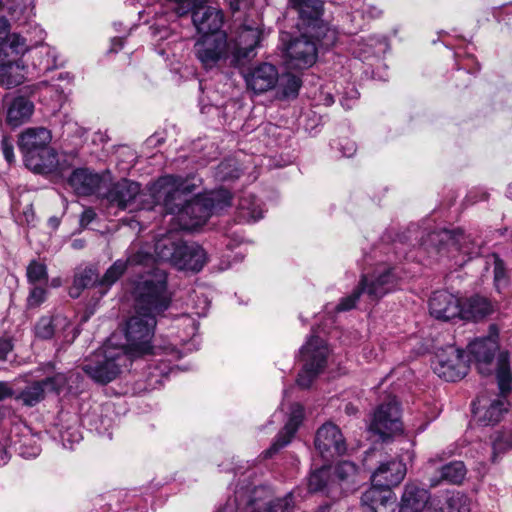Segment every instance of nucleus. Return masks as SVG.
I'll return each instance as SVG.
<instances>
[{
    "mask_svg": "<svg viewBox=\"0 0 512 512\" xmlns=\"http://www.w3.org/2000/svg\"><path fill=\"white\" fill-rule=\"evenodd\" d=\"M135 294L136 309L155 315L164 312L171 303V295L167 289L166 272L154 268L137 283Z\"/></svg>",
    "mask_w": 512,
    "mask_h": 512,
    "instance_id": "obj_1",
    "label": "nucleus"
},
{
    "mask_svg": "<svg viewBox=\"0 0 512 512\" xmlns=\"http://www.w3.org/2000/svg\"><path fill=\"white\" fill-rule=\"evenodd\" d=\"M397 286V277L394 269L376 270L372 274H364L358 287L346 297H343L336 306L337 312L349 311L355 308L362 294H366L371 302H377Z\"/></svg>",
    "mask_w": 512,
    "mask_h": 512,
    "instance_id": "obj_2",
    "label": "nucleus"
},
{
    "mask_svg": "<svg viewBox=\"0 0 512 512\" xmlns=\"http://www.w3.org/2000/svg\"><path fill=\"white\" fill-rule=\"evenodd\" d=\"M231 205V194L220 189L210 196H197L188 200L179 217L180 226L184 230H193L202 226L216 213Z\"/></svg>",
    "mask_w": 512,
    "mask_h": 512,
    "instance_id": "obj_3",
    "label": "nucleus"
},
{
    "mask_svg": "<svg viewBox=\"0 0 512 512\" xmlns=\"http://www.w3.org/2000/svg\"><path fill=\"white\" fill-rule=\"evenodd\" d=\"M156 315L136 309L125 326L126 343L117 348L124 349V354L138 356L152 352V338L156 326Z\"/></svg>",
    "mask_w": 512,
    "mask_h": 512,
    "instance_id": "obj_4",
    "label": "nucleus"
},
{
    "mask_svg": "<svg viewBox=\"0 0 512 512\" xmlns=\"http://www.w3.org/2000/svg\"><path fill=\"white\" fill-rule=\"evenodd\" d=\"M194 180L195 177L162 176L154 184L153 196L157 201H162L167 213L179 218L188 201L186 197L198 186Z\"/></svg>",
    "mask_w": 512,
    "mask_h": 512,
    "instance_id": "obj_5",
    "label": "nucleus"
},
{
    "mask_svg": "<svg viewBox=\"0 0 512 512\" xmlns=\"http://www.w3.org/2000/svg\"><path fill=\"white\" fill-rule=\"evenodd\" d=\"M193 54L206 71L222 67H237L232 63L233 56L226 34L201 35L193 45Z\"/></svg>",
    "mask_w": 512,
    "mask_h": 512,
    "instance_id": "obj_6",
    "label": "nucleus"
},
{
    "mask_svg": "<svg viewBox=\"0 0 512 512\" xmlns=\"http://www.w3.org/2000/svg\"><path fill=\"white\" fill-rule=\"evenodd\" d=\"M125 357L124 349L117 348L116 336L113 335L95 354V360L84 364L82 369L95 382L107 384L120 373L121 361Z\"/></svg>",
    "mask_w": 512,
    "mask_h": 512,
    "instance_id": "obj_7",
    "label": "nucleus"
},
{
    "mask_svg": "<svg viewBox=\"0 0 512 512\" xmlns=\"http://www.w3.org/2000/svg\"><path fill=\"white\" fill-rule=\"evenodd\" d=\"M323 3H316L313 8L307 9L306 16L298 13V28L307 39L313 40L317 45L328 49L337 41L336 30L322 20Z\"/></svg>",
    "mask_w": 512,
    "mask_h": 512,
    "instance_id": "obj_8",
    "label": "nucleus"
},
{
    "mask_svg": "<svg viewBox=\"0 0 512 512\" xmlns=\"http://www.w3.org/2000/svg\"><path fill=\"white\" fill-rule=\"evenodd\" d=\"M300 354L305 364L298 374L297 384L301 388H309L326 365L328 348L323 339L312 335L302 346Z\"/></svg>",
    "mask_w": 512,
    "mask_h": 512,
    "instance_id": "obj_9",
    "label": "nucleus"
},
{
    "mask_svg": "<svg viewBox=\"0 0 512 512\" xmlns=\"http://www.w3.org/2000/svg\"><path fill=\"white\" fill-rule=\"evenodd\" d=\"M246 512H294L295 498L292 492L276 496L267 486L252 489L244 503Z\"/></svg>",
    "mask_w": 512,
    "mask_h": 512,
    "instance_id": "obj_10",
    "label": "nucleus"
},
{
    "mask_svg": "<svg viewBox=\"0 0 512 512\" xmlns=\"http://www.w3.org/2000/svg\"><path fill=\"white\" fill-rule=\"evenodd\" d=\"M434 372L448 382L462 379L469 370L465 352L454 346L440 349L432 362Z\"/></svg>",
    "mask_w": 512,
    "mask_h": 512,
    "instance_id": "obj_11",
    "label": "nucleus"
},
{
    "mask_svg": "<svg viewBox=\"0 0 512 512\" xmlns=\"http://www.w3.org/2000/svg\"><path fill=\"white\" fill-rule=\"evenodd\" d=\"M262 30L258 26L243 24L234 38L228 39L232 54V63L237 67L244 65L256 56L255 49L262 39Z\"/></svg>",
    "mask_w": 512,
    "mask_h": 512,
    "instance_id": "obj_12",
    "label": "nucleus"
},
{
    "mask_svg": "<svg viewBox=\"0 0 512 512\" xmlns=\"http://www.w3.org/2000/svg\"><path fill=\"white\" fill-rule=\"evenodd\" d=\"M369 430L386 440L402 431L399 404L395 397L380 404L373 413Z\"/></svg>",
    "mask_w": 512,
    "mask_h": 512,
    "instance_id": "obj_13",
    "label": "nucleus"
},
{
    "mask_svg": "<svg viewBox=\"0 0 512 512\" xmlns=\"http://www.w3.org/2000/svg\"><path fill=\"white\" fill-rule=\"evenodd\" d=\"M498 337L497 326L491 324L487 336L477 338L468 345L469 353L474 358L477 369L482 375H490L494 370V357L499 350Z\"/></svg>",
    "mask_w": 512,
    "mask_h": 512,
    "instance_id": "obj_14",
    "label": "nucleus"
},
{
    "mask_svg": "<svg viewBox=\"0 0 512 512\" xmlns=\"http://www.w3.org/2000/svg\"><path fill=\"white\" fill-rule=\"evenodd\" d=\"M67 377L63 373H56L40 381H34L20 391L15 399L23 405L32 407L44 400L47 392L59 394L67 384Z\"/></svg>",
    "mask_w": 512,
    "mask_h": 512,
    "instance_id": "obj_15",
    "label": "nucleus"
},
{
    "mask_svg": "<svg viewBox=\"0 0 512 512\" xmlns=\"http://www.w3.org/2000/svg\"><path fill=\"white\" fill-rule=\"evenodd\" d=\"M35 334L38 338L47 340L56 336L65 343H72L78 336L79 330L63 315L54 317H41L36 326Z\"/></svg>",
    "mask_w": 512,
    "mask_h": 512,
    "instance_id": "obj_16",
    "label": "nucleus"
},
{
    "mask_svg": "<svg viewBox=\"0 0 512 512\" xmlns=\"http://www.w3.org/2000/svg\"><path fill=\"white\" fill-rule=\"evenodd\" d=\"M315 447L326 459L343 455L347 450L345 438L339 427L324 423L316 432Z\"/></svg>",
    "mask_w": 512,
    "mask_h": 512,
    "instance_id": "obj_17",
    "label": "nucleus"
},
{
    "mask_svg": "<svg viewBox=\"0 0 512 512\" xmlns=\"http://www.w3.org/2000/svg\"><path fill=\"white\" fill-rule=\"evenodd\" d=\"M317 50L316 42L301 34L286 47L287 65L294 69L311 67L316 62Z\"/></svg>",
    "mask_w": 512,
    "mask_h": 512,
    "instance_id": "obj_18",
    "label": "nucleus"
},
{
    "mask_svg": "<svg viewBox=\"0 0 512 512\" xmlns=\"http://www.w3.org/2000/svg\"><path fill=\"white\" fill-rule=\"evenodd\" d=\"M467 240L468 236H466L460 229H442L429 233L423 244L427 248L433 247L438 253H443L445 251L449 253L453 249L455 251L468 254L470 253V250L465 246Z\"/></svg>",
    "mask_w": 512,
    "mask_h": 512,
    "instance_id": "obj_19",
    "label": "nucleus"
},
{
    "mask_svg": "<svg viewBox=\"0 0 512 512\" xmlns=\"http://www.w3.org/2000/svg\"><path fill=\"white\" fill-rule=\"evenodd\" d=\"M192 22L202 35L224 34L220 29L224 22V15L221 9L207 5V2L200 4L192 14Z\"/></svg>",
    "mask_w": 512,
    "mask_h": 512,
    "instance_id": "obj_20",
    "label": "nucleus"
},
{
    "mask_svg": "<svg viewBox=\"0 0 512 512\" xmlns=\"http://www.w3.org/2000/svg\"><path fill=\"white\" fill-rule=\"evenodd\" d=\"M406 475V466L401 460L390 459L381 462L371 475L372 485L390 489L399 485Z\"/></svg>",
    "mask_w": 512,
    "mask_h": 512,
    "instance_id": "obj_21",
    "label": "nucleus"
},
{
    "mask_svg": "<svg viewBox=\"0 0 512 512\" xmlns=\"http://www.w3.org/2000/svg\"><path fill=\"white\" fill-rule=\"evenodd\" d=\"M304 418V408L302 405L295 403L291 407L289 419L283 429L278 433L271 446L262 453L263 458H271L274 454L279 452L282 448L287 446Z\"/></svg>",
    "mask_w": 512,
    "mask_h": 512,
    "instance_id": "obj_22",
    "label": "nucleus"
},
{
    "mask_svg": "<svg viewBox=\"0 0 512 512\" xmlns=\"http://www.w3.org/2000/svg\"><path fill=\"white\" fill-rule=\"evenodd\" d=\"M429 311L433 317L442 321L460 319L461 302L447 291H437L429 300Z\"/></svg>",
    "mask_w": 512,
    "mask_h": 512,
    "instance_id": "obj_23",
    "label": "nucleus"
},
{
    "mask_svg": "<svg viewBox=\"0 0 512 512\" xmlns=\"http://www.w3.org/2000/svg\"><path fill=\"white\" fill-rule=\"evenodd\" d=\"M52 139L50 130L44 127H33L24 130L18 138V148L24 161L49 146Z\"/></svg>",
    "mask_w": 512,
    "mask_h": 512,
    "instance_id": "obj_24",
    "label": "nucleus"
},
{
    "mask_svg": "<svg viewBox=\"0 0 512 512\" xmlns=\"http://www.w3.org/2000/svg\"><path fill=\"white\" fill-rule=\"evenodd\" d=\"M278 78L276 67L270 63H262L245 75L248 88L257 94L273 89L278 82Z\"/></svg>",
    "mask_w": 512,
    "mask_h": 512,
    "instance_id": "obj_25",
    "label": "nucleus"
},
{
    "mask_svg": "<svg viewBox=\"0 0 512 512\" xmlns=\"http://www.w3.org/2000/svg\"><path fill=\"white\" fill-rule=\"evenodd\" d=\"M363 512H394L395 495L390 489L372 485L361 497Z\"/></svg>",
    "mask_w": 512,
    "mask_h": 512,
    "instance_id": "obj_26",
    "label": "nucleus"
},
{
    "mask_svg": "<svg viewBox=\"0 0 512 512\" xmlns=\"http://www.w3.org/2000/svg\"><path fill=\"white\" fill-rule=\"evenodd\" d=\"M206 263L205 250L197 245H187L182 242L178 248V256L175 261V267L179 270L199 272Z\"/></svg>",
    "mask_w": 512,
    "mask_h": 512,
    "instance_id": "obj_27",
    "label": "nucleus"
},
{
    "mask_svg": "<svg viewBox=\"0 0 512 512\" xmlns=\"http://www.w3.org/2000/svg\"><path fill=\"white\" fill-rule=\"evenodd\" d=\"M140 193V185L134 181L122 179L115 183L107 192L106 198L110 205L121 210L129 207Z\"/></svg>",
    "mask_w": 512,
    "mask_h": 512,
    "instance_id": "obj_28",
    "label": "nucleus"
},
{
    "mask_svg": "<svg viewBox=\"0 0 512 512\" xmlns=\"http://www.w3.org/2000/svg\"><path fill=\"white\" fill-rule=\"evenodd\" d=\"M495 310L496 305L491 300L480 295H474L461 303L460 319L479 321L493 314Z\"/></svg>",
    "mask_w": 512,
    "mask_h": 512,
    "instance_id": "obj_29",
    "label": "nucleus"
},
{
    "mask_svg": "<svg viewBox=\"0 0 512 512\" xmlns=\"http://www.w3.org/2000/svg\"><path fill=\"white\" fill-rule=\"evenodd\" d=\"M430 499V493L414 483H407L399 504V512H423Z\"/></svg>",
    "mask_w": 512,
    "mask_h": 512,
    "instance_id": "obj_30",
    "label": "nucleus"
},
{
    "mask_svg": "<svg viewBox=\"0 0 512 512\" xmlns=\"http://www.w3.org/2000/svg\"><path fill=\"white\" fill-rule=\"evenodd\" d=\"M101 182V176L87 168L75 169L69 177V184L78 195L82 196L94 194Z\"/></svg>",
    "mask_w": 512,
    "mask_h": 512,
    "instance_id": "obj_31",
    "label": "nucleus"
},
{
    "mask_svg": "<svg viewBox=\"0 0 512 512\" xmlns=\"http://www.w3.org/2000/svg\"><path fill=\"white\" fill-rule=\"evenodd\" d=\"M24 162L28 169L39 174H49L56 171L59 163L57 152L50 146L36 155L29 156Z\"/></svg>",
    "mask_w": 512,
    "mask_h": 512,
    "instance_id": "obj_32",
    "label": "nucleus"
},
{
    "mask_svg": "<svg viewBox=\"0 0 512 512\" xmlns=\"http://www.w3.org/2000/svg\"><path fill=\"white\" fill-rule=\"evenodd\" d=\"M467 475V468L463 461H451L439 468V477L432 478L430 485L435 487L442 482L451 485H461Z\"/></svg>",
    "mask_w": 512,
    "mask_h": 512,
    "instance_id": "obj_33",
    "label": "nucleus"
},
{
    "mask_svg": "<svg viewBox=\"0 0 512 512\" xmlns=\"http://www.w3.org/2000/svg\"><path fill=\"white\" fill-rule=\"evenodd\" d=\"M24 65L15 60L0 59V83L7 88L20 85L24 80Z\"/></svg>",
    "mask_w": 512,
    "mask_h": 512,
    "instance_id": "obj_34",
    "label": "nucleus"
},
{
    "mask_svg": "<svg viewBox=\"0 0 512 512\" xmlns=\"http://www.w3.org/2000/svg\"><path fill=\"white\" fill-rule=\"evenodd\" d=\"M28 51L26 39L12 34L0 43V59L15 60L21 63V57Z\"/></svg>",
    "mask_w": 512,
    "mask_h": 512,
    "instance_id": "obj_35",
    "label": "nucleus"
},
{
    "mask_svg": "<svg viewBox=\"0 0 512 512\" xmlns=\"http://www.w3.org/2000/svg\"><path fill=\"white\" fill-rule=\"evenodd\" d=\"M34 105L24 97L15 98L7 111V123L12 127H18L27 121L32 115Z\"/></svg>",
    "mask_w": 512,
    "mask_h": 512,
    "instance_id": "obj_36",
    "label": "nucleus"
},
{
    "mask_svg": "<svg viewBox=\"0 0 512 512\" xmlns=\"http://www.w3.org/2000/svg\"><path fill=\"white\" fill-rule=\"evenodd\" d=\"M182 241L176 240L172 235L163 236L155 242L154 250L156 257L164 262H169L175 267L178 256V248Z\"/></svg>",
    "mask_w": 512,
    "mask_h": 512,
    "instance_id": "obj_37",
    "label": "nucleus"
},
{
    "mask_svg": "<svg viewBox=\"0 0 512 512\" xmlns=\"http://www.w3.org/2000/svg\"><path fill=\"white\" fill-rule=\"evenodd\" d=\"M438 512H471V500L466 494L453 491L445 496Z\"/></svg>",
    "mask_w": 512,
    "mask_h": 512,
    "instance_id": "obj_38",
    "label": "nucleus"
},
{
    "mask_svg": "<svg viewBox=\"0 0 512 512\" xmlns=\"http://www.w3.org/2000/svg\"><path fill=\"white\" fill-rule=\"evenodd\" d=\"M128 267L126 260H116L105 272L103 277L99 280V293L104 295L107 290L115 284L120 277L125 273Z\"/></svg>",
    "mask_w": 512,
    "mask_h": 512,
    "instance_id": "obj_39",
    "label": "nucleus"
},
{
    "mask_svg": "<svg viewBox=\"0 0 512 512\" xmlns=\"http://www.w3.org/2000/svg\"><path fill=\"white\" fill-rule=\"evenodd\" d=\"M497 383L502 398L512 391V373L508 366L506 354H500L497 363Z\"/></svg>",
    "mask_w": 512,
    "mask_h": 512,
    "instance_id": "obj_40",
    "label": "nucleus"
},
{
    "mask_svg": "<svg viewBox=\"0 0 512 512\" xmlns=\"http://www.w3.org/2000/svg\"><path fill=\"white\" fill-rule=\"evenodd\" d=\"M508 402L504 398H498L490 403V405L485 408L482 414H480V421L484 422L486 425L496 424L498 423L504 413L507 412Z\"/></svg>",
    "mask_w": 512,
    "mask_h": 512,
    "instance_id": "obj_41",
    "label": "nucleus"
},
{
    "mask_svg": "<svg viewBox=\"0 0 512 512\" xmlns=\"http://www.w3.org/2000/svg\"><path fill=\"white\" fill-rule=\"evenodd\" d=\"M27 281L31 285H47L49 276L45 263L32 260L26 268Z\"/></svg>",
    "mask_w": 512,
    "mask_h": 512,
    "instance_id": "obj_42",
    "label": "nucleus"
},
{
    "mask_svg": "<svg viewBox=\"0 0 512 512\" xmlns=\"http://www.w3.org/2000/svg\"><path fill=\"white\" fill-rule=\"evenodd\" d=\"M241 175L238 164L233 159L222 161L216 168L215 177L220 181H233Z\"/></svg>",
    "mask_w": 512,
    "mask_h": 512,
    "instance_id": "obj_43",
    "label": "nucleus"
},
{
    "mask_svg": "<svg viewBox=\"0 0 512 512\" xmlns=\"http://www.w3.org/2000/svg\"><path fill=\"white\" fill-rule=\"evenodd\" d=\"M99 280L96 270L86 268L74 277L73 285L77 289H84L88 287H96L99 289Z\"/></svg>",
    "mask_w": 512,
    "mask_h": 512,
    "instance_id": "obj_44",
    "label": "nucleus"
},
{
    "mask_svg": "<svg viewBox=\"0 0 512 512\" xmlns=\"http://www.w3.org/2000/svg\"><path fill=\"white\" fill-rule=\"evenodd\" d=\"M172 10L178 16H184L189 13L193 14V11L198 8L200 4L208 2V0H167Z\"/></svg>",
    "mask_w": 512,
    "mask_h": 512,
    "instance_id": "obj_45",
    "label": "nucleus"
},
{
    "mask_svg": "<svg viewBox=\"0 0 512 512\" xmlns=\"http://www.w3.org/2000/svg\"><path fill=\"white\" fill-rule=\"evenodd\" d=\"M335 476L340 482H351L355 484L357 467L350 461H342L335 468Z\"/></svg>",
    "mask_w": 512,
    "mask_h": 512,
    "instance_id": "obj_46",
    "label": "nucleus"
},
{
    "mask_svg": "<svg viewBox=\"0 0 512 512\" xmlns=\"http://www.w3.org/2000/svg\"><path fill=\"white\" fill-rule=\"evenodd\" d=\"M329 477V469L320 468L310 474L308 478V489L310 492L322 491L326 485Z\"/></svg>",
    "mask_w": 512,
    "mask_h": 512,
    "instance_id": "obj_47",
    "label": "nucleus"
},
{
    "mask_svg": "<svg viewBox=\"0 0 512 512\" xmlns=\"http://www.w3.org/2000/svg\"><path fill=\"white\" fill-rule=\"evenodd\" d=\"M46 286L47 285H33L27 297L28 308H37L46 300Z\"/></svg>",
    "mask_w": 512,
    "mask_h": 512,
    "instance_id": "obj_48",
    "label": "nucleus"
},
{
    "mask_svg": "<svg viewBox=\"0 0 512 512\" xmlns=\"http://www.w3.org/2000/svg\"><path fill=\"white\" fill-rule=\"evenodd\" d=\"M128 265H150L154 261L153 255L144 249L134 251L131 249L130 254L126 259Z\"/></svg>",
    "mask_w": 512,
    "mask_h": 512,
    "instance_id": "obj_49",
    "label": "nucleus"
},
{
    "mask_svg": "<svg viewBox=\"0 0 512 512\" xmlns=\"http://www.w3.org/2000/svg\"><path fill=\"white\" fill-rule=\"evenodd\" d=\"M512 447V433L509 436L505 434H498L492 443V462H496V457L499 453H503L506 449Z\"/></svg>",
    "mask_w": 512,
    "mask_h": 512,
    "instance_id": "obj_50",
    "label": "nucleus"
},
{
    "mask_svg": "<svg viewBox=\"0 0 512 512\" xmlns=\"http://www.w3.org/2000/svg\"><path fill=\"white\" fill-rule=\"evenodd\" d=\"M494 282L496 288L499 290L502 285L506 284L507 275L503 261L498 255L494 254Z\"/></svg>",
    "mask_w": 512,
    "mask_h": 512,
    "instance_id": "obj_51",
    "label": "nucleus"
},
{
    "mask_svg": "<svg viewBox=\"0 0 512 512\" xmlns=\"http://www.w3.org/2000/svg\"><path fill=\"white\" fill-rule=\"evenodd\" d=\"M301 87V80L295 75H287L286 82L283 87V93L285 96H297L298 91Z\"/></svg>",
    "mask_w": 512,
    "mask_h": 512,
    "instance_id": "obj_52",
    "label": "nucleus"
},
{
    "mask_svg": "<svg viewBox=\"0 0 512 512\" xmlns=\"http://www.w3.org/2000/svg\"><path fill=\"white\" fill-rule=\"evenodd\" d=\"M1 150L5 160L12 164L15 161L14 146L11 137L3 135L1 139Z\"/></svg>",
    "mask_w": 512,
    "mask_h": 512,
    "instance_id": "obj_53",
    "label": "nucleus"
},
{
    "mask_svg": "<svg viewBox=\"0 0 512 512\" xmlns=\"http://www.w3.org/2000/svg\"><path fill=\"white\" fill-rule=\"evenodd\" d=\"M316 3H323L321 0H289L290 6L306 16L307 9L313 8Z\"/></svg>",
    "mask_w": 512,
    "mask_h": 512,
    "instance_id": "obj_54",
    "label": "nucleus"
},
{
    "mask_svg": "<svg viewBox=\"0 0 512 512\" xmlns=\"http://www.w3.org/2000/svg\"><path fill=\"white\" fill-rule=\"evenodd\" d=\"M96 217V213L92 208L85 209L80 216V225L87 226L90 224Z\"/></svg>",
    "mask_w": 512,
    "mask_h": 512,
    "instance_id": "obj_55",
    "label": "nucleus"
},
{
    "mask_svg": "<svg viewBox=\"0 0 512 512\" xmlns=\"http://www.w3.org/2000/svg\"><path fill=\"white\" fill-rule=\"evenodd\" d=\"M12 343L7 339H0V360H6L12 350Z\"/></svg>",
    "mask_w": 512,
    "mask_h": 512,
    "instance_id": "obj_56",
    "label": "nucleus"
},
{
    "mask_svg": "<svg viewBox=\"0 0 512 512\" xmlns=\"http://www.w3.org/2000/svg\"><path fill=\"white\" fill-rule=\"evenodd\" d=\"M13 396V390L6 382H0V401Z\"/></svg>",
    "mask_w": 512,
    "mask_h": 512,
    "instance_id": "obj_57",
    "label": "nucleus"
},
{
    "mask_svg": "<svg viewBox=\"0 0 512 512\" xmlns=\"http://www.w3.org/2000/svg\"><path fill=\"white\" fill-rule=\"evenodd\" d=\"M10 29V24L8 20L4 17H0V41L5 40L4 38L7 36Z\"/></svg>",
    "mask_w": 512,
    "mask_h": 512,
    "instance_id": "obj_58",
    "label": "nucleus"
},
{
    "mask_svg": "<svg viewBox=\"0 0 512 512\" xmlns=\"http://www.w3.org/2000/svg\"><path fill=\"white\" fill-rule=\"evenodd\" d=\"M9 455L6 449V445L0 442V466L8 462Z\"/></svg>",
    "mask_w": 512,
    "mask_h": 512,
    "instance_id": "obj_59",
    "label": "nucleus"
},
{
    "mask_svg": "<svg viewBox=\"0 0 512 512\" xmlns=\"http://www.w3.org/2000/svg\"><path fill=\"white\" fill-rule=\"evenodd\" d=\"M347 150H344L342 153H343V156L345 157H350L354 154L356 148H355V144L353 142H348L347 143Z\"/></svg>",
    "mask_w": 512,
    "mask_h": 512,
    "instance_id": "obj_60",
    "label": "nucleus"
},
{
    "mask_svg": "<svg viewBox=\"0 0 512 512\" xmlns=\"http://www.w3.org/2000/svg\"><path fill=\"white\" fill-rule=\"evenodd\" d=\"M250 216H251V218H252L254 221H256V220H258V219L262 218V216H263V215H262V211H261V209L257 208V209H253V210H252V212H251Z\"/></svg>",
    "mask_w": 512,
    "mask_h": 512,
    "instance_id": "obj_61",
    "label": "nucleus"
},
{
    "mask_svg": "<svg viewBox=\"0 0 512 512\" xmlns=\"http://www.w3.org/2000/svg\"><path fill=\"white\" fill-rule=\"evenodd\" d=\"M345 411L347 414L352 415L357 413V409L352 404H347L345 407Z\"/></svg>",
    "mask_w": 512,
    "mask_h": 512,
    "instance_id": "obj_62",
    "label": "nucleus"
},
{
    "mask_svg": "<svg viewBox=\"0 0 512 512\" xmlns=\"http://www.w3.org/2000/svg\"><path fill=\"white\" fill-rule=\"evenodd\" d=\"M443 455H444V456L437 454V455L435 456V458H432L430 461H431V462H434V461H436V460H438V461H442L444 458H446V457H450V456L452 455V452H449L448 454H446V453H444V452H443Z\"/></svg>",
    "mask_w": 512,
    "mask_h": 512,
    "instance_id": "obj_63",
    "label": "nucleus"
},
{
    "mask_svg": "<svg viewBox=\"0 0 512 512\" xmlns=\"http://www.w3.org/2000/svg\"><path fill=\"white\" fill-rule=\"evenodd\" d=\"M324 101H325V104H326V105H331V104H333V103H334L333 96H332V95H330V94H327V95L325 96Z\"/></svg>",
    "mask_w": 512,
    "mask_h": 512,
    "instance_id": "obj_64",
    "label": "nucleus"
}]
</instances>
